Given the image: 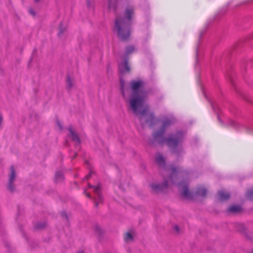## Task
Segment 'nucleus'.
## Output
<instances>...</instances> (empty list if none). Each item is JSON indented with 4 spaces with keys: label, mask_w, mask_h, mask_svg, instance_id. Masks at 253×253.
Segmentation results:
<instances>
[{
    "label": "nucleus",
    "mask_w": 253,
    "mask_h": 253,
    "mask_svg": "<svg viewBox=\"0 0 253 253\" xmlns=\"http://www.w3.org/2000/svg\"><path fill=\"white\" fill-rule=\"evenodd\" d=\"M150 120H146V122L147 123L149 124V126H152L153 124V121L154 120V116L153 113H151L149 115Z\"/></svg>",
    "instance_id": "nucleus-19"
},
{
    "label": "nucleus",
    "mask_w": 253,
    "mask_h": 253,
    "mask_svg": "<svg viewBox=\"0 0 253 253\" xmlns=\"http://www.w3.org/2000/svg\"><path fill=\"white\" fill-rule=\"evenodd\" d=\"M119 69L122 72H129L130 68L127 61H125L123 63H121L119 66Z\"/></svg>",
    "instance_id": "nucleus-10"
},
{
    "label": "nucleus",
    "mask_w": 253,
    "mask_h": 253,
    "mask_svg": "<svg viewBox=\"0 0 253 253\" xmlns=\"http://www.w3.org/2000/svg\"><path fill=\"white\" fill-rule=\"evenodd\" d=\"M15 172L13 166L10 167V173L9 174V182L8 184V188L11 192L14 191V188L13 186V183L15 179Z\"/></svg>",
    "instance_id": "nucleus-7"
},
{
    "label": "nucleus",
    "mask_w": 253,
    "mask_h": 253,
    "mask_svg": "<svg viewBox=\"0 0 253 253\" xmlns=\"http://www.w3.org/2000/svg\"><path fill=\"white\" fill-rule=\"evenodd\" d=\"M124 240L126 242L129 243L133 240L132 234L130 232H127L125 234Z\"/></svg>",
    "instance_id": "nucleus-14"
},
{
    "label": "nucleus",
    "mask_w": 253,
    "mask_h": 253,
    "mask_svg": "<svg viewBox=\"0 0 253 253\" xmlns=\"http://www.w3.org/2000/svg\"><path fill=\"white\" fill-rule=\"evenodd\" d=\"M135 51V48L132 45H129L126 47V55H128L130 54L133 53Z\"/></svg>",
    "instance_id": "nucleus-15"
},
{
    "label": "nucleus",
    "mask_w": 253,
    "mask_h": 253,
    "mask_svg": "<svg viewBox=\"0 0 253 253\" xmlns=\"http://www.w3.org/2000/svg\"><path fill=\"white\" fill-rule=\"evenodd\" d=\"M171 174L169 178L165 180V183L162 185L157 184H152L151 187L152 190L155 192H158L163 190L164 188H166L168 184L173 183V179L175 178L176 169L172 168L171 169Z\"/></svg>",
    "instance_id": "nucleus-3"
},
{
    "label": "nucleus",
    "mask_w": 253,
    "mask_h": 253,
    "mask_svg": "<svg viewBox=\"0 0 253 253\" xmlns=\"http://www.w3.org/2000/svg\"><path fill=\"white\" fill-rule=\"evenodd\" d=\"M172 122V120H167L163 122L162 128L154 134V137L156 140L158 141L161 143L164 141V140L162 138V136L164 133V129L168 126H169Z\"/></svg>",
    "instance_id": "nucleus-5"
},
{
    "label": "nucleus",
    "mask_w": 253,
    "mask_h": 253,
    "mask_svg": "<svg viewBox=\"0 0 253 253\" xmlns=\"http://www.w3.org/2000/svg\"><path fill=\"white\" fill-rule=\"evenodd\" d=\"M156 161L160 166H163L165 164V159L163 156L160 154L157 155Z\"/></svg>",
    "instance_id": "nucleus-13"
},
{
    "label": "nucleus",
    "mask_w": 253,
    "mask_h": 253,
    "mask_svg": "<svg viewBox=\"0 0 253 253\" xmlns=\"http://www.w3.org/2000/svg\"><path fill=\"white\" fill-rule=\"evenodd\" d=\"M66 81H67V87L69 88H72L73 86V83H72V81L71 78L69 77H67Z\"/></svg>",
    "instance_id": "nucleus-20"
},
{
    "label": "nucleus",
    "mask_w": 253,
    "mask_h": 253,
    "mask_svg": "<svg viewBox=\"0 0 253 253\" xmlns=\"http://www.w3.org/2000/svg\"><path fill=\"white\" fill-rule=\"evenodd\" d=\"M246 196L247 198L249 200H252L253 198V188L248 191L246 194Z\"/></svg>",
    "instance_id": "nucleus-18"
},
{
    "label": "nucleus",
    "mask_w": 253,
    "mask_h": 253,
    "mask_svg": "<svg viewBox=\"0 0 253 253\" xmlns=\"http://www.w3.org/2000/svg\"><path fill=\"white\" fill-rule=\"evenodd\" d=\"M182 139L183 134L181 132H178L175 134L171 135L165 141L169 147L174 148L181 142Z\"/></svg>",
    "instance_id": "nucleus-4"
},
{
    "label": "nucleus",
    "mask_w": 253,
    "mask_h": 253,
    "mask_svg": "<svg viewBox=\"0 0 253 253\" xmlns=\"http://www.w3.org/2000/svg\"><path fill=\"white\" fill-rule=\"evenodd\" d=\"M241 211V208L240 206L233 205L230 206L227 210L228 212L238 213Z\"/></svg>",
    "instance_id": "nucleus-12"
},
{
    "label": "nucleus",
    "mask_w": 253,
    "mask_h": 253,
    "mask_svg": "<svg viewBox=\"0 0 253 253\" xmlns=\"http://www.w3.org/2000/svg\"><path fill=\"white\" fill-rule=\"evenodd\" d=\"M217 195L219 200L221 201L227 200L230 197V194L229 193L225 192L223 191H219Z\"/></svg>",
    "instance_id": "nucleus-8"
},
{
    "label": "nucleus",
    "mask_w": 253,
    "mask_h": 253,
    "mask_svg": "<svg viewBox=\"0 0 253 253\" xmlns=\"http://www.w3.org/2000/svg\"><path fill=\"white\" fill-rule=\"evenodd\" d=\"M250 253H253V250L252 251V252Z\"/></svg>",
    "instance_id": "nucleus-30"
},
{
    "label": "nucleus",
    "mask_w": 253,
    "mask_h": 253,
    "mask_svg": "<svg viewBox=\"0 0 253 253\" xmlns=\"http://www.w3.org/2000/svg\"><path fill=\"white\" fill-rule=\"evenodd\" d=\"M29 12L31 14L33 15H35V12H34V11L32 9H30Z\"/></svg>",
    "instance_id": "nucleus-24"
},
{
    "label": "nucleus",
    "mask_w": 253,
    "mask_h": 253,
    "mask_svg": "<svg viewBox=\"0 0 253 253\" xmlns=\"http://www.w3.org/2000/svg\"><path fill=\"white\" fill-rule=\"evenodd\" d=\"M78 253H84V252L83 251H81V252H78Z\"/></svg>",
    "instance_id": "nucleus-29"
},
{
    "label": "nucleus",
    "mask_w": 253,
    "mask_h": 253,
    "mask_svg": "<svg viewBox=\"0 0 253 253\" xmlns=\"http://www.w3.org/2000/svg\"><path fill=\"white\" fill-rule=\"evenodd\" d=\"M63 30L61 28H60V30H59V35H61L63 33Z\"/></svg>",
    "instance_id": "nucleus-25"
},
{
    "label": "nucleus",
    "mask_w": 253,
    "mask_h": 253,
    "mask_svg": "<svg viewBox=\"0 0 253 253\" xmlns=\"http://www.w3.org/2000/svg\"><path fill=\"white\" fill-rule=\"evenodd\" d=\"M207 192V190L203 187H199L197 189L198 194L202 197L206 196Z\"/></svg>",
    "instance_id": "nucleus-16"
},
{
    "label": "nucleus",
    "mask_w": 253,
    "mask_h": 253,
    "mask_svg": "<svg viewBox=\"0 0 253 253\" xmlns=\"http://www.w3.org/2000/svg\"><path fill=\"white\" fill-rule=\"evenodd\" d=\"M35 1H38L39 0H35Z\"/></svg>",
    "instance_id": "nucleus-31"
},
{
    "label": "nucleus",
    "mask_w": 253,
    "mask_h": 253,
    "mask_svg": "<svg viewBox=\"0 0 253 253\" xmlns=\"http://www.w3.org/2000/svg\"><path fill=\"white\" fill-rule=\"evenodd\" d=\"M134 15V7L128 6L126 7L124 16L118 17L115 20V30L122 41H126L130 37L131 21Z\"/></svg>",
    "instance_id": "nucleus-2"
},
{
    "label": "nucleus",
    "mask_w": 253,
    "mask_h": 253,
    "mask_svg": "<svg viewBox=\"0 0 253 253\" xmlns=\"http://www.w3.org/2000/svg\"><path fill=\"white\" fill-rule=\"evenodd\" d=\"M88 186L89 188L93 187V186L92 185H91L90 184H88ZM93 188H94V191L95 193L97 195L98 199L100 201H101L102 200V196L100 193V190H101L100 186L99 185H98L95 187H93Z\"/></svg>",
    "instance_id": "nucleus-11"
},
{
    "label": "nucleus",
    "mask_w": 253,
    "mask_h": 253,
    "mask_svg": "<svg viewBox=\"0 0 253 253\" xmlns=\"http://www.w3.org/2000/svg\"><path fill=\"white\" fill-rule=\"evenodd\" d=\"M84 193L87 197L90 198V195L89 193H86L85 191H84Z\"/></svg>",
    "instance_id": "nucleus-26"
},
{
    "label": "nucleus",
    "mask_w": 253,
    "mask_h": 253,
    "mask_svg": "<svg viewBox=\"0 0 253 253\" xmlns=\"http://www.w3.org/2000/svg\"><path fill=\"white\" fill-rule=\"evenodd\" d=\"M69 131L70 132V136L73 141L76 142L77 143H80V140L78 135L73 130L71 127L69 128Z\"/></svg>",
    "instance_id": "nucleus-9"
},
{
    "label": "nucleus",
    "mask_w": 253,
    "mask_h": 253,
    "mask_svg": "<svg viewBox=\"0 0 253 253\" xmlns=\"http://www.w3.org/2000/svg\"><path fill=\"white\" fill-rule=\"evenodd\" d=\"M178 188L181 191V195L185 198H189L190 197V193L189 192L187 183L182 182L178 183Z\"/></svg>",
    "instance_id": "nucleus-6"
},
{
    "label": "nucleus",
    "mask_w": 253,
    "mask_h": 253,
    "mask_svg": "<svg viewBox=\"0 0 253 253\" xmlns=\"http://www.w3.org/2000/svg\"><path fill=\"white\" fill-rule=\"evenodd\" d=\"M59 178H61V179H62V178H63L62 174L60 172L56 173V174L55 175L56 180L57 181H58Z\"/></svg>",
    "instance_id": "nucleus-21"
},
{
    "label": "nucleus",
    "mask_w": 253,
    "mask_h": 253,
    "mask_svg": "<svg viewBox=\"0 0 253 253\" xmlns=\"http://www.w3.org/2000/svg\"><path fill=\"white\" fill-rule=\"evenodd\" d=\"M43 227V226L39 225L37 228H39V229H41V228H42Z\"/></svg>",
    "instance_id": "nucleus-27"
},
{
    "label": "nucleus",
    "mask_w": 253,
    "mask_h": 253,
    "mask_svg": "<svg viewBox=\"0 0 253 253\" xmlns=\"http://www.w3.org/2000/svg\"><path fill=\"white\" fill-rule=\"evenodd\" d=\"M91 172H90L88 175H86L85 177V178L86 179H88L91 176Z\"/></svg>",
    "instance_id": "nucleus-23"
},
{
    "label": "nucleus",
    "mask_w": 253,
    "mask_h": 253,
    "mask_svg": "<svg viewBox=\"0 0 253 253\" xmlns=\"http://www.w3.org/2000/svg\"><path fill=\"white\" fill-rule=\"evenodd\" d=\"M175 229L178 232V227L177 226H175Z\"/></svg>",
    "instance_id": "nucleus-28"
},
{
    "label": "nucleus",
    "mask_w": 253,
    "mask_h": 253,
    "mask_svg": "<svg viewBox=\"0 0 253 253\" xmlns=\"http://www.w3.org/2000/svg\"><path fill=\"white\" fill-rule=\"evenodd\" d=\"M108 9L110 10H115V3L112 0H108Z\"/></svg>",
    "instance_id": "nucleus-17"
},
{
    "label": "nucleus",
    "mask_w": 253,
    "mask_h": 253,
    "mask_svg": "<svg viewBox=\"0 0 253 253\" xmlns=\"http://www.w3.org/2000/svg\"><path fill=\"white\" fill-rule=\"evenodd\" d=\"M144 83L141 80L132 81L130 83L132 94L129 99L130 107L133 112L139 116L140 121L149 111L148 106H144L145 92L142 87Z\"/></svg>",
    "instance_id": "nucleus-1"
},
{
    "label": "nucleus",
    "mask_w": 253,
    "mask_h": 253,
    "mask_svg": "<svg viewBox=\"0 0 253 253\" xmlns=\"http://www.w3.org/2000/svg\"><path fill=\"white\" fill-rule=\"evenodd\" d=\"M121 88H122V94H123V95H124V89H123L124 83H123L122 80L121 81Z\"/></svg>",
    "instance_id": "nucleus-22"
}]
</instances>
